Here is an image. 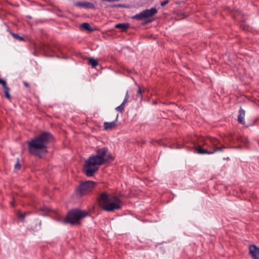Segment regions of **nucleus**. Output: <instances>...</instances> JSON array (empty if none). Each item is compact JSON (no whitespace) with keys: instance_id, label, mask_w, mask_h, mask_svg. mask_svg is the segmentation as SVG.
Listing matches in <instances>:
<instances>
[{"instance_id":"nucleus-1","label":"nucleus","mask_w":259,"mask_h":259,"mask_svg":"<svg viewBox=\"0 0 259 259\" xmlns=\"http://www.w3.org/2000/svg\"><path fill=\"white\" fill-rule=\"evenodd\" d=\"M113 160V158L108 152V149L105 147L102 148L85 161L83 168V171L88 176H92L98 170L100 165L106 161H111Z\"/></svg>"},{"instance_id":"nucleus-2","label":"nucleus","mask_w":259,"mask_h":259,"mask_svg":"<svg viewBox=\"0 0 259 259\" xmlns=\"http://www.w3.org/2000/svg\"><path fill=\"white\" fill-rule=\"evenodd\" d=\"M53 141L52 135L44 132L35 138L28 141L29 152L39 157H42L48 152L47 145Z\"/></svg>"},{"instance_id":"nucleus-3","label":"nucleus","mask_w":259,"mask_h":259,"mask_svg":"<svg viewBox=\"0 0 259 259\" xmlns=\"http://www.w3.org/2000/svg\"><path fill=\"white\" fill-rule=\"evenodd\" d=\"M99 204L104 210L112 211L121 208L122 202L117 196L109 195L104 193L101 194L99 199Z\"/></svg>"},{"instance_id":"nucleus-4","label":"nucleus","mask_w":259,"mask_h":259,"mask_svg":"<svg viewBox=\"0 0 259 259\" xmlns=\"http://www.w3.org/2000/svg\"><path fill=\"white\" fill-rule=\"evenodd\" d=\"M88 215V212L84 210L79 209H73L68 212L66 220L64 222H68L71 224L76 225L79 224V221Z\"/></svg>"},{"instance_id":"nucleus-5","label":"nucleus","mask_w":259,"mask_h":259,"mask_svg":"<svg viewBox=\"0 0 259 259\" xmlns=\"http://www.w3.org/2000/svg\"><path fill=\"white\" fill-rule=\"evenodd\" d=\"M157 13V10L155 8H152L150 9L144 10L141 13L133 16L132 19L141 21L153 16Z\"/></svg>"},{"instance_id":"nucleus-6","label":"nucleus","mask_w":259,"mask_h":259,"mask_svg":"<svg viewBox=\"0 0 259 259\" xmlns=\"http://www.w3.org/2000/svg\"><path fill=\"white\" fill-rule=\"evenodd\" d=\"M95 186V182L88 181L80 184L78 190L80 194L84 195L91 191Z\"/></svg>"},{"instance_id":"nucleus-7","label":"nucleus","mask_w":259,"mask_h":259,"mask_svg":"<svg viewBox=\"0 0 259 259\" xmlns=\"http://www.w3.org/2000/svg\"><path fill=\"white\" fill-rule=\"evenodd\" d=\"M195 150L198 154H212L217 152H222V148H216L213 151H208L206 149H203L200 146L196 147Z\"/></svg>"},{"instance_id":"nucleus-8","label":"nucleus","mask_w":259,"mask_h":259,"mask_svg":"<svg viewBox=\"0 0 259 259\" xmlns=\"http://www.w3.org/2000/svg\"><path fill=\"white\" fill-rule=\"evenodd\" d=\"M249 253L253 259H259V248H257L254 245L249 247Z\"/></svg>"},{"instance_id":"nucleus-9","label":"nucleus","mask_w":259,"mask_h":259,"mask_svg":"<svg viewBox=\"0 0 259 259\" xmlns=\"http://www.w3.org/2000/svg\"><path fill=\"white\" fill-rule=\"evenodd\" d=\"M76 6L83 8H94V4L87 1L77 2L75 3Z\"/></svg>"},{"instance_id":"nucleus-10","label":"nucleus","mask_w":259,"mask_h":259,"mask_svg":"<svg viewBox=\"0 0 259 259\" xmlns=\"http://www.w3.org/2000/svg\"><path fill=\"white\" fill-rule=\"evenodd\" d=\"M118 115L116 116L115 121L112 122H105L104 123V128L105 130H111L117 126L116 122L118 119Z\"/></svg>"},{"instance_id":"nucleus-11","label":"nucleus","mask_w":259,"mask_h":259,"mask_svg":"<svg viewBox=\"0 0 259 259\" xmlns=\"http://www.w3.org/2000/svg\"><path fill=\"white\" fill-rule=\"evenodd\" d=\"M245 116V111L242 109H240L239 111V115L238 116V120L239 122L242 124H245V122L244 121V118Z\"/></svg>"},{"instance_id":"nucleus-12","label":"nucleus","mask_w":259,"mask_h":259,"mask_svg":"<svg viewBox=\"0 0 259 259\" xmlns=\"http://www.w3.org/2000/svg\"><path fill=\"white\" fill-rule=\"evenodd\" d=\"M130 27L128 23H118L115 25L116 28L121 29L122 31H125Z\"/></svg>"},{"instance_id":"nucleus-13","label":"nucleus","mask_w":259,"mask_h":259,"mask_svg":"<svg viewBox=\"0 0 259 259\" xmlns=\"http://www.w3.org/2000/svg\"><path fill=\"white\" fill-rule=\"evenodd\" d=\"M211 144L212 145L214 149L216 148H219L218 147V145L220 143V141L215 138H211L210 139ZM220 148H222V151L223 150L225 149L226 147L224 146L220 147Z\"/></svg>"},{"instance_id":"nucleus-14","label":"nucleus","mask_w":259,"mask_h":259,"mask_svg":"<svg viewBox=\"0 0 259 259\" xmlns=\"http://www.w3.org/2000/svg\"><path fill=\"white\" fill-rule=\"evenodd\" d=\"M88 60L89 64L93 67H96L98 65V61L96 59L93 58H89Z\"/></svg>"},{"instance_id":"nucleus-15","label":"nucleus","mask_w":259,"mask_h":259,"mask_svg":"<svg viewBox=\"0 0 259 259\" xmlns=\"http://www.w3.org/2000/svg\"><path fill=\"white\" fill-rule=\"evenodd\" d=\"M81 27L86 30H88L89 31H94V29L91 26V25L88 23H83L81 24Z\"/></svg>"},{"instance_id":"nucleus-16","label":"nucleus","mask_w":259,"mask_h":259,"mask_svg":"<svg viewBox=\"0 0 259 259\" xmlns=\"http://www.w3.org/2000/svg\"><path fill=\"white\" fill-rule=\"evenodd\" d=\"M3 88L4 90V92H5V96H6V98L10 99L11 98L10 95L9 94L10 89L9 87H8L7 86V83L5 84V85H3Z\"/></svg>"},{"instance_id":"nucleus-17","label":"nucleus","mask_w":259,"mask_h":259,"mask_svg":"<svg viewBox=\"0 0 259 259\" xmlns=\"http://www.w3.org/2000/svg\"><path fill=\"white\" fill-rule=\"evenodd\" d=\"M124 106L125 105H123L122 103L120 105L117 106L115 109L118 111H119L120 112H122L123 111H124Z\"/></svg>"},{"instance_id":"nucleus-18","label":"nucleus","mask_w":259,"mask_h":259,"mask_svg":"<svg viewBox=\"0 0 259 259\" xmlns=\"http://www.w3.org/2000/svg\"><path fill=\"white\" fill-rule=\"evenodd\" d=\"M12 35L16 39H18L20 41H22L24 40L23 38L21 36H19L18 34H15L14 33H11Z\"/></svg>"},{"instance_id":"nucleus-19","label":"nucleus","mask_w":259,"mask_h":259,"mask_svg":"<svg viewBox=\"0 0 259 259\" xmlns=\"http://www.w3.org/2000/svg\"><path fill=\"white\" fill-rule=\"evenodd\" d=\"M128 99H129V95H128V91H127L126 92V95H125V98L124 99V100L122 103L123 104V105H125L126 103H127L128 102Z\"/></svg>"},{"instance_id":"nucleus-20","label":"nucleus","mask_w":259,"mask_h":259,"mask_svg":"<svg viewBox=\"0 0 259 259\" xmlns=\"http://www.w3.org/2000/svg\"><path fill=\"white\" fill-rule=\"evenodd\" d=\"M142 91L141 89L140 88H139L138 90V93H137V94H138L137 98H139L140 99H142Z\"/></svg>"},{"instance_id":"nucleus-21","label":"nucleus","mask_w":259,"mask_h":259,"mask_svg":"<svg viewBox=\"0 0 259 259\" xmlns=\"http://www.w3.org/2000/svg\"><path fill=\"white\" fill-rule=\"evenodd\" d=\"M29 213H30V212H27V213L26 212V213H24L19 214L18 215V217H19V218H20V219H24L25 218V217H26V215L27 214H29Z\"/></svg>"},{"instance_id":"nucleus-22","label":"nucleus","mask_w":259,"mask_h":259,"mask_svg":"<svg viewBox=\"0 0 259 259\" xmlns=\"http://www.w3.org/2000/svg\"><path fill=\"white\" fill-rule=\"evenodd\" d=\"M20 167H21V165L19 164V163L18 162H17V163L15 164V169H20Z\"/></svg>"},{"instance_id":"nucleus-23","label":"nucleus","mask_w":259,"mask_h":259,"mask_svg":"<svg viewBox=\"0 0 259 259\" xmlns=\"http://www.w3.org/2000/svg\"><path fill=\"white\" fill-rule=\"evenodd\" d=\"M0 83L2 84L3 86L4 85H5V84H6V81L4 80L0 79Z\"/></svg>"},{"instance_id":"nucleus-24","label":"nucleus","mask_w":259,"mask_h":259,"mask_svg":"<svg viewBox=\"0 0 259 259\" xmlns=\"http://www.w3.org/2000/svg\"><path fill=\"white\" fill-rule=\"evenodd\" d=\"M168 1H163L162 3H161V6H164L165 5H166L168 3Z\"/></svg>"},{"instance_id":"nucleus-25","label":"nucleus","mask_w":259,"mask_h":259,"mask_svg":"<svg viewBox=\"0 0 259 259\" xmlns=\"http://www.w3.org/2000/svg\"><path fill=\"white\" fill-rule=\"evenodd\" d=\"M208 149L209 150L208 151H213L214 150V148L213 147L212 145L209 146Z\"/></svg>"},{"instance_id":"nucleus-26","label":"nucleus","mask_w":259,"mask_h":259,"mask_svg":"<svg viewBox=\"0 0 259 259\" xmlns=\"http://www.w3.org/2000/svg\"><path fill=\"white\" fill-rule=\"evenodd\" d=\"M115 7H123V8H127V7L124 6V5H115Z\"/></svg>"},{"instance_id":"nucleus-27","label":"nucleus","mask_w":259,"mask_h":259,"mask_svg":"<svg viewBox=\"0 0 259 259\" xmlns=\"http://www.w3.org/2000/svg\"><path fill=\"white\" fill-rule=\"evenodd\" d=\"M23 84L27 88L29 87L28 84L26 82H24Z\"/></svg>"},{"instance_id":"nucleus-28","label":"nucleus","mask_w":259,"mask_h":259,"mask_svg":"<svg viewBox=\"0 0 259 259\" xmlns=\"http://www.w3.org/2000/svg\"><path fill=\"white\" fill-rule=\"evenodd\" d=\"M11 205H12L13 206H14V204L13 203H11Z\"/></svg>"}]
</instances>
